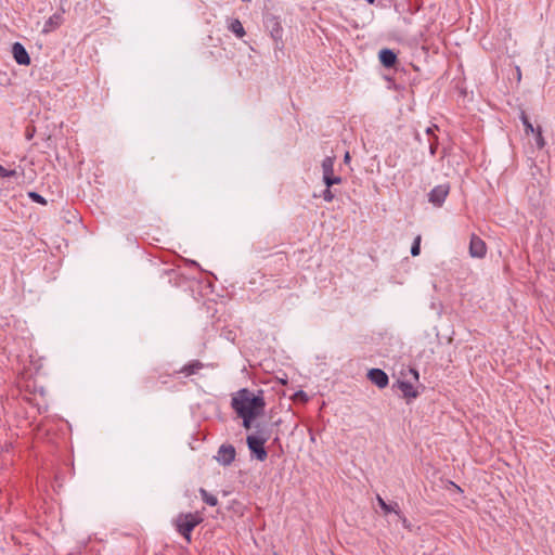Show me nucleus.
Instances as JSON below:
<instances>
[{
  "label": "nucleus",
  "mask_w": 555,
  "mask_h": 555,
  "mask_svg": "<svg viewBox=\"0 0 555 555\" xmlns=\"http://www.w3.org/2000/svg\"><path fill=\"white\" fill-rule=\"evenodd\" d=\"M245 442L250 461L263 463L267 461L271 446L280 440L273 422L257 423L245 427Z\"/></svg>",
  "instance_id": "f257e3e1"
},
{
  "label": "nucleus",
  "mask_w": 555,
  "mask_h": 555,
  "mask_svg": "<svg viewBox=\"0 0 555 555\" xmlns=\"http://www.w3.org/2000/svg\"><path fill=\"white\" fill-rule=\"evenodd\" d=\"M264 390L254 382L251 387H245V427L257 423L271 422L266 417Z\"/></svg>",
  "instance_id": "f03ea898"
},
{
  "label": "nucleus",
  "mask_w": 555,
  "mask_h": 555,
  "mask_svg": "<svg viewBox=\"0 0 555 555\" xmlns=\"http://www.w3.org/2000/svg\"><path fill=\"white\" fill-rule=\"evenodd\" d=\"M202 521V518L197 514L186 513L179 514L175 519V526L177 531L186 540L191 542V532Z\"/></svg>",
  "instance_id": "7ed1b4c3"
},
{
  "label": "nucleus",
  "mask_w": 555,
  "mask_h": 555,
  "mask_svg": "<svg viewBox=\"0 0 555 555\" xmlns=\"http://www.w3.org/2000/svg\"><path fill=\"white\" fill-rule=\"evenodd\" d=\"M334 163L335 158L332 156H326L322 160L323 182L328 188H332L334 184L341 182L340 177L334 176Z\"/></svg>",
  "instance_id": "20e7f679"
},
{
  "label": "nucleus",
  "mask_w": 555,
  "mask_h": 555,
  "mask_svg": "<svg viewBox=\"0 0 555 555\" xmlns=\"http://www.w3.org/2000/svg\"><path fill=\"white\" fill-rule=\"evenodd\" d=\"M264 26L276 43H282L283 28L279 17L268 14L264 17Z\"/></svg>",
  "instance_id": "39448f33"
},
{
  "label": "nucleus",
  "mask_w": 555,
  "mask_h": 555,
  "mask_svg": "<svg viewBox=\"0 0 555 555\" xmlns=\"http://www.w3.org/2000/svg\"><path fill=\"white\" fill-rule=\"evenodd\" d=\"M236 455V450L232 444H221L215 459L223 466L230 465Z\"/></svg>",
  "instance_id": "423d86ee"
},
{
  "label": "nucleus",
  "mask_w": 555,
  "mask_h": 555,
  "mask_svg": "<svg viewBox=\"0 0 555 555\" xmlns=\"http://www.w3.org/2000/svg\"><path fill=\"white\" fill-rule=\"evenodd\" d=\"M449 191H450L449 184H439V185L435 186L429 192L428 201L433 205L440 207L444 203V201L449 194Z\"/></svg>",
  "instance_id": "0eeeda50"
},
{
  "label": "nucleus",
  "mask_w": 555,
  "mask_h": 555,
  "mask_svg": "<svg viewBox=\"0 0 555 555\" xmlns=\"http://www.w3.org/2000/svg\"><path fill=\"white\" fill-rule=\"evenodd\" d=\"M486 253V243L479 236L473 234L469 242V255L474 258H483Z\"/></svg>",
  "instance_id": "6e6552de"
},
{
  "label": "nucleus",
  "mask_w": 555,
  "mask_h": 555,
  "mask_svg": "<svg viewBox=\"0 0 555 555\" xmlns=\"http://www.w3.org/2000/svg\"><path fill=\"white\" fill-rule=\"evenodd\" d=\"M367 378L380 389L387 387L389 383L388 375L380 369H371L367 373Z\"/></svg>",
  "instance_id": "1a4fd4ad"
},
{
  "label": "nucleus",
  "mask_w": 555,
  "mask_h": 555,
  "mask_svg": "<svg viewBox=\"0 0 555 555\" xmlns=\"http://www.w3.org/2000/svg\"><path fill=\"white\" fill-rule=\"evenodd\" d=\"M12 53L15 62L20 65H29L30 56L24 46L20 42H15L12 46Z\"/></svg>",
  "instance_id": "9d476101"
},
{
  "label": "nucleus",
  "mask_w": 555,
  "mask_h": 555,
  "mask_svg": "<svg viewBox=\"0 0 555 555\" xmlns=\"http://www.w3.org/2000/svg\"><path fill=\"white\" fill-rule=\"evenodd\" d=\"M378 57L383 66L387 68L393 67L397 62V54L390 49H382Z\"/></svg>",
  "instance_id": "9b49d317"
},
{
  "label": "nucleus",
  "mask_w": 555,
  "mask_h": 555,
  "mask_svg": "<svg viewBox=\"0 0 555 555\" xmlns=\"http://www.w3.org/2000/svg\"><path fill=\"white\" fill-rule=\"evenodd\" d=\"M204 364L199 360H193L190 363L182 366L177 373L183 374L185 377L197 374Z\"/></svg>",
  "instance_id": "f8f14e48"
},
{
  "label": "nucleus",
  "mask_w": 555,
  "mask_h": 555,
  "mask_svg": "<svg viewBox=\"0 0 555 555\" xmlns=\"http://www.w3.org/2000/svg\"><path fill=\"white\" fill-rule=\"evenodd\" d=\"M376 500L379 507L384 511L385 514L395 513L398 517H401L400 507L397 502L386 503V501L380 495H377Z\"/></svg>",
  "instance_id": "ddd939ff"
},
{
  "label": "nucleus",
  "mask_w": 555,
  "mask_h": 555,
  "mask_svg": "<svg viewBox=\"0 0 555 555\" xmlns=\"http://www.w3.org/2000/svg\"><path fill=\"white\" fill-rule=\"evenodd\" d=\"M63 23V13H54L49 20L44 23L43 33H50L56 28H59Z\"/></svg>",
  "instance_id": "4468645a"
},
{
  "label": "nucleus",
  "mask_w": 555,
  "mask_h": 555,
  "mask_svg": "<svg viewBox=\"0 0 555 555\" xmlns=\"http://www.w3.org/2000/svg\"><path fill=\"white\" fill-rule=\"evenodd\" d=\"M398 387L405 399H414L418 396V392L410 382L398 380Z\"/></svg>",
  "instance_id": "2eb2a0df"
},
{
  "label": "nucleus",
  "mask_w": 555,
  "mask_h": 555,
  "mask_svg": "<svg viewBox=\"0 0 555 555\" xmlns=\"http://www.w3.org/2000/svg\"><path fill=\"white\" fill-rule=\"evenodd\" d=\"M232 406L237 417L243 418V389L238 390L233 397Z\"/></svg>",
  "instance_id": "dca6fc26"
},
{
  "label": "nucleus",
  "mask_w": 555,
  "mask_h": 555,
  "mask_svg": "<svg viewBox=\"0 0 555 555\" xmlns=\"http://www.w3.org/2000/svg\"><path fill=\"white\" fill-rule=\"evenodd\" d=\"M228 29L236 35L238 38H243V24L238 18L229 21Z\"/></svg>",
  "instance_id": "f3484780"
},
{
  "label": "nucleus",
  "mask_w": 555,
  "mask_h": 555,
  "mask_svg": "<svg viewBox=\"0 0 555 555\" xmlns=\"http://www.w3.org/2000/svg\"><path fill=\"white\" fill-rule=\"evenodd\" d=\"M520 119L525 127L526 134L534 133L537 129H534L533 125L530 122L525 112H521Z\"/></svg>",
  "instance_id": "a211bd4d"
},
{
  "label": "nucleus",
  "mask_w": 555,
  "mask_h": 555,
  "mask_svg": "<svg viewBox=\"0 0 555 555\" xmlns=\"http://www.w3.org/2000/svg\"><path fill=\"white\" fill-rule=\"evenodd\" d=\"M201 494H202V499L203 501L208 504L209 506H216L217 503H218V500L215 495L212 494H209L206 490L204 489H201Z\"/></svg>",
  "instance_id": "6ab92c4d"
},
{
  "label": "nucleus",
  "mask_w": 555,
  "mask_h": 555,
  "mask_svg": "<svg viewBox=\"0 0 555 555\" xmlns=\"http://www.w3.org/2000/svg\"><path fill=\"white\" fill-rule=\"evenodd\" d=\"M421 253V235H417L415 238H414V242L412 244V247H411V255L413 257H416L418 256Z\"/></svg>",
  "instance_id": "aec40b11"
},
{
  "label": "nucleus",
  "mask_w": 555,
  "mask_h": 555,
  "mask_svg": "<svg viewBox=\"0 0 555 555\" xmlns=\"http://www.w3.org/2000/svg\"><path fill=\"white\" fill-rule=\"evenodd\" d=\"M535 144L538 146V149H543L545 146V141H544V138L542 135V130L540 127L537 128L535 130Z\"/></svg>",
  "instance_id": "412c9836"
},
{
  "label": "nucleus",
  "mask_w": 555,
  "mask_h": 555,
  "mask_svg": "<svg viewBox=\"0 0 555 555\" xmlns=\"http://www.w3.org/2000/svg\"><path fill=\"white\" fill-rule=\"evenodd\" d=\"M28 196L35 203H38V204H41V205H46L47 204L46 198L43 196H41L39 193H37V192H29Z\"/></svg>",
  "instance_id": "4be33fe9"
},
{
  "label": "nucleus",
  "mask_w": 555,
  "mask_h": 555,
  "mask_svg": "<svg viewBox=\"0 0 555 555\" xmlns=\"http://www.w3.org/2000/svg\"><path fill=\"white\" fill-rule=\"evenodd\" d=\"M320 196L327 203H331L335 197L334 192L328 186H326Z\"/></svg>",
  "instance_id": "5701e85b"
},
{
  "label": "nucleus",
  "mask_w": 555,
  "mask_h": 555,
  "mask_svg": "<svg viewBox=\"0 0 555 555\" xmlns=\"http://www.w3.org/2000/svg\"><path fill=\"white\" fill-rule=\"evenodd\" d=\"M17 175L16 170H8L0 165V178H11Z\"/></svg>",
  "instance_id": "b1692460"
},
{
  "label": "nucleus",
  "mask_w": 555,
  "mask_h": 555,
  "mask_svg": "<svg viewBox=\"0 0 555 555\" xmlns=\"http://www.w3.org/2000/svg\"><path fill=\"white\" fill-rule=\"evenodd\" d=\"M437 140H438L437 137H435L434 141L430 142V144H429V152L431 155L436 154L437 145H438Z\"/></svg>",
  "instance_id": "393cba45"
},
{
  "label": "nucleus",
  "mask_w": 555,
  "mask_h": 555,
  "mask_svg": "<svg viewBox=\"0 0 555 555\" xmlns=\"http://www.w3.org/2000/svg\"><path fill=\"white\" fill-rule=\"evenodd\" d=\"M437 129H438V127H437L436 125H434V126L428 127V128L426 129V133H427L428 135H431V134H434V131H435V130H437Z\"/></svg>",
  "instance_id": "a878e982"
},
{
  "label": "nucleus",
  "mask_w": 555,
  "mask_h": 555,
  "mask_svg": "<svg viewBox=\"0 0 555 555\" xmlns=\"http://www.w3.org/2000/svg\"><path fill=\"white\" fill-rule=\"evenodd\" d=\"M409 372H410V374L413 375L414 379H416V380L418 379V372L415 369H410Z\"/></svg>",
  "instance_id": "bb28decb"
},
{
  "label": "nucleus",
  "mask_w": 555,
  "mask_h": 555,
  "mask_svg": "<svg viewBox=\"0 0 555 555\" xmlns=\"http://www.w3.org/2000/svg\"><path fill=\"white\" fill-rule=\"evenodd\" d=\"M404 527H409V522H408V519L401 514V517H398Z\"/></svg>",
  "instance_id": "cd10ccee"
},
{
  "label": "nucleus",
  "mask_w": 555,
  "mask_h": 555,
  "mask_svg": "<svg viewBox=\"0 0 555 555\" xmlns=\"http://www.w3.org/2000/svg\"><path fill=\"white\" fill-rule=\"evenodd\" d=\"M297 396H299V398H305V399L307 398V396H306V393L304 391H299L297 393Z\"/></svg>",
  "instance_id": "c85d7f7f"
},
{
  "label": "nucleus",
  "mask_w": 555,
  "mask_h": 555,
  "mask_svg": "<svg viewBox=\"0 0 555 555\" xmlns=\"http://www.w3.org/2000/svg\"><path fill=\"white\" fill-rule=\"evenodd\" d=\"M349 159H350V155H349V153L347 152V153L345 154L344 160L347 163V162H349Z\"/></svg>",
  "instance_id": "c756f323"
},
{
  "label": "nucleus",
  "mask_w": 555,
  "mask_h": 555,
  "mask_svg": "<svg viewBox=\"0 0 555 555\" xmlns=\"http://www.w3.org/2000/svg\"><path fill=\"white\" fill-rule=\"evenodd\" d=\"M370 4H373L375 0H366Z\"/></svg>",
  "instance_id": "7c9ffc66"
}]
</instances>
